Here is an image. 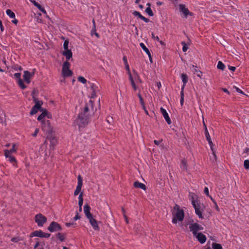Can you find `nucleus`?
<instances>
[{
  "mask_svg": "<svg viewBox=\"0 0 249 249\" xmlns=\"http://www.w3.org/2000/svg\"><path fill=\"white\" fill-rule=\"evenodd\" d=\"M93 106V102L89 100L85 105L83 110L79 113L75 122L79 129L85 127L88 124L89 118L94 114L95 110Z\"/></svg>",
  "mask_w": 249,
  "mask_h": 249,
  "instance_id": "f257e3e1",
  "label": "nucleus"
},
{
  "mask_svg": "<svg viewBox=\"0 0 249 249\" xmlns=\"http://www.w3.org/2000/svg\"><path fill=\"white\" fill-rule=\"evenodd\" d=\"M174 211L173 212L172 223L177 224L178 221H182L184 217V213L183 210L180 208L179 206L176 205L174 208Z\"/></svg>",
  "mask_w": 249,
  "mask_h": 249,
  "instance_id": "f03ea898",
  "label": "nucleus"
},
{
  "mask_svg": "<svg viewBox=\"0 0 249 249\" xmlns=\"http://www.w3.org/2000/svg\"><path fill=\"white\" fill-rule=\"evenodd\" d=\"M192 204L195 210V213L200 219L203 218L202 212L204 211V206L201 204L198 201L193 199Z\"/></svg>",
  "mask_w": 249,
  "mask_h": 249,
  "instance_id": "7ed1b4c3",
  "label": "nucleus"
},
{
  "mask_svg": "<svg viewBox=\"0 0 249 249\" xmlns=\"http://www.w3.org/2000/svg\"><path fill=\"white\" fill-rule=\"evenodd\" d=\"M189 225V228L190 231L192 232L193 235H195L197 233V231H201L203 229L202 226L197 223H195L193 220L188 224Z\"/></svg>",
  "mask_w": 249,
  "mask_h": 249,
  "instance_id": "20e7f679",
  "label": "nucleus"
},
{
  "mask_svg": "<svg viewBox=\"0 0 249 249\" xmlns=\"http://www.w3.org/2000/svg\"><path fill=\"white\" fill-rule=\"evenodd\" d=\"M89 91L90 93V98H94L97 96V93L99 92L98 87L94 84L90 82H88Z\"/></svg>",
  "mask_w": 249,
  "mask_h": 249,
  "instance_id": "39448f33",
  "label": "nucleus"
},
{
  "mask_svg": "<svg viewBox=\"0 0 249 249\" xmlns=\"http://www.w3.org/2000/svg\"><path fill=\"white\" fill-rule=\"evenodd\" d=\"M41 128L43 132L46 134H50L53 130V128L49 120L41 123Z\"/></svg>",
  "mask_w": 249,
  "mask_h": 249,
  "instance_id": "423d86ee",
  "label": "nucleus"
},
{
  "mask_svg": "<svg viewBox=\"0 0 249 249\" xmlns=\"http://www.w3.org/2000/svg\"><path fill=\"white\" fill-rule=\"evenodd\" d=\"M70 64L66 61L64 63L62 68V73L64 77L70 76L72 75V71L70 70Z\"/></svg>",
  "mask_w": 249,
  "mask_h": 249,
  "instance_id": "0eeeda50",
  "label": "nucleus"
},
{
  "mask_svg": "<svg viewBox=\"0 0 249 249\" xmlns=\"http://www.w3.org/2000/svg\"><path fill=\"white\" fill-rule=\"evenodd\" d=\"M41 111L42 113L37 117V120L41 123L47 120H46V118L48 119L52 118V115L47 110L42 109Z\"/></svg>",
  "mask_w": 249,
  "mask_h": 249,
  "instance_id": "6e6552de",
  "label": "nucleus"
},
{
  "mask_svg": "<svg viewBox=\"0 0 249 249\" xmlns=\"http://www.w3.org/2000/svg\"><path fill=\"white\" fill-rule=\"evenodd\" d=\"M33 98H34V101L35 102V105L33 107L32 110H31V112H30L31 115H34V114H36L38 112L39 109H40L41 108V107L42 104V102L38 101L37 100V99L35 98L34 95H33Z\"/></svg>",
  "mask_w": 249,
  "mask_h": 249,
  "instance_id": "1a4fd4ad",
  "label": "nucleus"
},
{
  "mask_svg": "<svg viewBox=\"0 0 249 249\" xmlns=\"http://www.w3.org/2000/svg\"><path fill=\"white\" fill-rule=\"evenodd\" d=\"M35 221L39 227H42L47 221V218L42 214L39 213L36 215Z\"/></svg>",
  "mask_w": 249,
  "mask_h": 249,
  "instance_id": "9d476101",
  "label": "nucleus"
},
{
  "mask_svg": "<svg viewBox=\"0 0 249 249\" xmlns=\"http://www.w3.org/2000/svg\"><path fill=\"white\" fill-rule=\"evenodd\" d=\"M178 7L179 11L183 14L185 18H187L188 16H192L193 15V13L189 11L185 5L183 4H179L178 5Z\"/></svg>",
  "mask_w": 249,
  "mask_h": 249,
  "instance_id": "9b49d317",
  "label": "nucleus"
},
{
  "mask_svg": "<svg viewBox=\"0 0 249 249\" xmlns=\"http://www.w3.org/2000/svg\"><path fill=\"white\" fill-rule=\"evenodd\" d=\"M50 236V233L43 232L42 231H36L31 233V236L39 237L41 238H48Z\"/></svg>",
  "mask_w": 249,
  "mask_h": 249,
  "instance_id": "f8f14e48",
  "label": "nucleus"
},
{
  "mask_svg": "<svg viewBox=\"0 0 249 249\" xmlns=\"http://www.w3.org/2000/svg\"><path fill=\"white\" fill-rule=\"evenodd\" d=\"M50 232H54L61 230L60 225L56 222H52L48 228Z\"/></svg>",
  "mask_w": 249,
  "mask_h": 249,
  "instance_id": "ddd939ff",
  "label": "nucleus"
},
{
  "mask_svg": "<svg viewBox=\"0 0 249 249\" xmlns=\"http://www.w3.org/2000/svg\"><path fill=\"white\" fill-rule=\"evenodd\" d=\"M78 182L75 190L74 192V195L77 196L80 193L83 185V180L81 176L79 175L77 178Z\"/></svg>",
  "mask_w": 249,
  "mask_h": 249,
  "instance_id": "4468645a",
  "label": "nucleus"
},
{
  "mask_svg": "<svg viewBox=\"0 0 249 249\" xmlns=\"http://www.w3.org/2000/svg\"><path fill=\"white\" fill-rule=\"evenodd\" d=\"M93 229L95 231H99L100 230L99 227L98 226L97 221L93 217V216L88 218Z\"/></svg>",
  "mask_w": 249,
  "mask_h": 249,
  "instance_id": "2eb2a0df",
  "label": "nucleus"
},
{
  "mask_svg": "<svg viewBox=\"0 0 249 249\" xmlns=\"http://www.w3.org/2000/svg\"><path fill=\"white\" fill-rule=\"evenodd\" d=\"M14 76L15 78L18 79V85L19 86V87L22 89H25L26 88V86L24 84L23 82L20 78V76H21L20 73H19V72L15 73L14 74Z\"/></svg>",
  "mask_w": 249,
  "mask_h": 249,
  "instance_id": "dca6fc26",
  "label": "nucleus"
},
{
  "mask_svg": "<svg viewBox=\"0 0 249 249\" xmlns=\"http://www.w3.org/2000/svg\"><path fill=\"white\" fill-rule=\"evenodd\" d=\"M197 239V240L201 244H204L207 240V238L205 235H204L201 232H199L194 235Z\"/></svg>",
  "mask_w": 249,
  "mask_h": 249,
  "instance_id": "f3484780",
  "label": "nucleus"
},
{
  "mask_svg": "<svg viewBox=\"0 0 249 249\" xmlns=\"http://www.w3.org/2000/svg\"><path fill=\"white\" fill-rule=\"evenodd\" d=\"M160 112L162 113V115L163 116L165 120H166V122L168 124H171V121L170 119V117L168 115V113L167 112L166 110L163 108V107H161L160 109Z\"/></svg>",
  "mask_w": 249,
  "mask_h": 249,
  "instance_id": "a211bd4d",
  "label": "nucleus"
},
{
  "mask_svg": "<svg viewBox=\"0 0 249 249\" xmlns=\"http://www.w3.org/2000/svg\"><path fill=\"white\" fill-rule=\"evenodd\" d=\"M34 73L33 72L31 73L29 71H24L23 78L24 81L27 82L28 84L30 83V78L32 76H33Z\"/></svg>",
  "mask_w": 249,
  "mask_h": 249,
  "instance_id": "6ab92c4d",
  "label": "nucleus"
},
{
  "mask_svg": "<svg viewBox=\"0 0 249 249\" xmlns=\"http://www.w3.org/2000/svg\"><path fill=\"white\" fill-rule=\"evenodd\" d=\"M90 208L88 205H85L84 207V212L87 218L92 216V215L90 212Z\"/></svg>",
  "mask_w": 249,
  "mask_h": 249,
  "instance_id": "aec40b11",
  "label": "nucleus"
},
{
  "mask_svg": "<svg viewBox=\"0 0 249 249\" xmlns=\"http://www.w3.org/2000/svg\"><path fill=\"white\" fill-rule=\"evenodd\" d=\"M203 124H204V127H205V137H206V139L208 141L210 145L211 146H212V145H213V142H212V141L211 140L210 135V134H209V133L208 132V129H207V128L206 127V125L205 124L204 122H203Z\"/></svg>",
  "mask_w": 249,
  "mask_h": 249,
  "instance_id": "412c9836",
  "label": "nucleus"
},
{
  "mask_svg": "<svg viewBox=\"0 0 249 249\" xmlns=\"http://www.w3.org/2000/svg\"><path fill=\"white\" fill-rule=\"evenodd\" d=\"M40 11L44 14H46V11L39 4L36 2L35 0H29Z\"/></svg>",
  "mask_w": 249,
  "mask_h": 249,
  "instance_id": "4be33fe9",
  "label": "nucleus"
},
{
  "mask_svg": "<svg viewBox=\"0 0 249 249\" xmlns=\"http://www.w3.org/2000/svg\"><path fill=\"white\" fill-rule=\"evenodd\" d=\"M140 45L141 46V47L143 49V50L146 53V54L148 55V57L149 58V59L151 61V53H150V51H149V50L148 49V48L145 46V45L144 44V43H141L140 44Z\"/></svg>",
  "mask_w": 249,
  "mask_h": 249,
  "instance_id": "5701e85b",
  "label": "nucleus"
},
{
  "mask_svg": "<svg viewBox=\"0 0 249 249\" xmlns=\"http://www.w3.org/2000/svg\"><path fill=\"white\" fill-rule=\"evenodd\" d=\"M62 54L66 57L67 60H69L72 57V53L71 50H64V51L62 53Z\"/></svg>",
  "mask_w": 249,
  "mask_h": 249,
  "instance_id": "b1692460",
  "label": "nucleus"
},
{
  "mask_svg": "<svg viewBox=\"0 0 249 249\" xmlns=\"http://www.w3.org/2000/svg\"><path fill=\"white\" fill-rule=\"evenodd\" d=\"M133 72L134 74L132 75V77L133 78L134 81H135V83L137 84L141 83L142 81L138 73L136 72L135 71H134Z\"/></svg>",
  "mask_w": 249,
  "mask_h": 249,
  "instance_id": "393cba45",
  "label": "nucleus"
},
{
  "mask_svg": "<svg viewBox=\"0 0 249 249\" xmlns=\"http://www.w3.org/2000/svg\"><path fill=\"white\" fill-rule=\"evenodd\" d=\"M134 186L135 188H141L143 190H145L146 189L145 185L143 183H141L139 181H135L134 183Z\"/></svg>",
  "mask_w": 249,
  "mask_h": 249,
  "instance_id": "a878e982",
  "label": "nucleus"
},
{
  "mask_svg": "<svg viewBox=\"0 0 249 249\" xmlns=\"http://www.w3.org/2000/svg\"><path fill=\"white\" fill-rule=\"evenodd\" d=\"M50 148L53 149L54 147L57 144V140L55 138H51L50 139Z\"/></svg>",
  "mask_w": 249,
  "mask_h": 249,
  "instance_id": "bb28decb",
  "label": "nucleus"
},
{
  "mask_svg": "<svg viewBox=\"0 0 249 249\" xmlns=\"http://www.w3.org/2000/svg\"><path fill=\"white\" fill-rule=\"evenodd\" d=\"M181 78L183 84H186L188 81V77L186 74L182 73Z\"/></svg>",
  "mask_w": 249,
  "mask_h": 249,
  "instance_id": "cd10ccee",
  "label": "nucleus"
},
{
  "mask_svg": "<svg viewBox=\"0 0 249 249\" xmlns=\"http://www.w3.org/2000/svg\"><path fill=\"white\" fill-rule=\"evenodd\" d=\"M180 168L182 170L184 171H187V165L186 161L184 160H182L180 164Z\"/></svg>",
  "mask_w": 249,
  "mask_h": 249,
  "instance_id": "c85d7f7f",
  "label": "nucleus"
},
{
  "mask_svg": "<svg viewBox=\"0 0 249 249\" xmlns=\"http://www.w3.org/2000/svg\"><path fill=\"white\" fill-rule=\"evenodd\" d=\"M193 68H194L193 72L196 74L198 77H201L202 76V72L196 69V67L195 66H193Z\"/></svg>",
  "mask_w": 249,
  "mask_h": 249,
  "instance_id": "c756f323",
  "label": "nucleus"
},
{
  "mask_svg": "<svg viewBox=\"0 0 249 249\" xmlns=\"http://www.w3.org/2000/svg\"><path fill=\"white\" fill-rule=\"evenodd\" d=\"M83 193H81L78 197V205L79 207L82 206L83 203Z\"/></svg>",
  "mask_w": 249,
  "mask_h": 249,
  "instance_id": "7c9ffc66",
  "label": "nucleus"
},
{
  "mask_svg": "<svg viewBox=\"0 0 249 249\" xmlns=\"http://www.w3.org/2000/svg\"><path fill=\"white\" fill-rule=\"evenodd\" d=\"M129 80L131 82V85L134 90H137V87L136 86V83H135V81H134L133 78L132 76H130V78H129Z\"/></svg>",
  "mask_w": 249,
  "mask_h": 249,
  "instance_id": "2f4dec72",
  "label": "nucleus"
},
{
  "mask_svg": "<svg viewBox=\"0 0 249 249\" xmlns=\"http://www.w3.org/2000/svg\"><path fill=\"white\" fill-rule=\"evenodd\" d=\"M6 13L10 18H15V15L14 13L10 9H7L6 11Z\"/></svg>",
  "mask_w": 249,
  "mask_h": 249,
  "instance_id": "473e14b6",
  "label": "nucleus"
},
{
  "mask_svg": "<svg viewBox=\"0 0 249 249\" xmlns=\"http://www.w3.org/2000/svg\"><path fill=\"white\" fill-rule=\"evenodd\" d=\"M217 68L218 69H220V70H221L223 71L224 70L225 66L224 64L221 61H219L218 62V64L217 65Z\"/></svg>",
  "mask_w": 249,
  "mask_h": 249,
  "instance_id": "72a5a7b5",
  "label": "nucleus"
},
{
  "mask_svg": "<svg viewBox=\"0 0 249 249\" xmlns=\"http://www.w3.org/2000/svg\"><path fill=\"white\" fill-rule=\"evenodd\" d=\"M17 148L16 147V144L13 143L12 147L11 149L8 150L10 153H14L17 151Z\"/></svg>",
  "mask_w": 249,
  "mask_h": 249,
  "instance_id": "f704fd0d",
  "label": "nucleus"
},
{
  "mask_svg": "<svg viewBox=\"0 0 249 249\" xmlns=\"http://www.w3.org/2000/svg\"><path fill=\"white\" fill-rule=\"evenodd\" d=\"M213 249H222V247L220 244L217 243H213L212 244Z\"/></svg>",
  "mask_w": 249,
  "mask_h": 249,
  "instance_id": "c9c22d12",
  "label": "nucleus"
},
{
  "mask_svg": "<svg viewBox=\"0 0 249 249\" xmlns=\"http://www.w3.org/2000/svg\"><path fill=\"white\" fill-rule=\"evenodd\" d=\"M57 237L61 241H63L65 237V235L61 233H58L57 235Z\"/></svg>",
  "mask_w": 249,
  "mask_h": 249,
  "instance_id": "e433bc0d",
  "label": "nucleus"
},
{
  "mask_svg": "<svg viewBox=\"0 0 249 249\" xmlns=\"http://www.w3.org/2000/svg\"><path fill=\"white\" fill-rule=\"evenodd\" d=\"M145 12L150 16H153L154 15L150 7H147L145 9Z\"/></svg>",
  "mask_w": 249,
  "mask_h": 249,
  "instance_id": "4c0bfd02",
  "label": "nucleus"
},
{
  "mask_svg": "<svg viewBox=\"0 0 249 249\" xmlns=\"http://www.w3.org/2000/svg\"><path fill=\"white\" fill-rule=\"evenodd\" d=\"M77 79L79 82L83 84H86L87 82V80L83 76H79Z\"/></svg>",
  "mask_w": 249,
  "mask_h": 249,
  "instance_id": "58836bf2",
  "label": "nucleus"
},
{
  "mask_svg": "<svg viewBox=\"0 0 249 249\" xmlns=\"http://www.w3.org/2000/svg\"><path fill=\"white\" fill-rule=\"evenodd\" d=\"M68 46H69V41L67 40H65L64 42V44H63V48L65 50H69Z\"/></svg>",
  "mask_w": 249,
  "mask_h": 249,
  "instance_id": "ea45409f",
  "label": "nucleus"
},
{
  "mask_svg": "<svg viewBox=\"0 0 249 249\" xmlns=\"http://www.w3.org/2000/svg\"><path fill=\"white\" fill-rule=\"evenodd\" d=\"M125 67L127 71V73L129 75V78H130V76H132V75L131 74V73L130 72V70L129 69V65L128 64L125 65Z\"/></svg>",
  "mask_w": 249,
  "mask_h": 249,
  "instance_id": "a19ab883",
  "label": "nucleus"
},
{
  "mask_svg": "<svg viewBox=\"0 0 249 249\" xmlns=\"http://www.w3.org/2000/svg\"><path fill=\"white\" fill-rule=\"evenodd\" d=\"M244 166L245 169H249V160H246L244 162Z\"/></svg>",
  "mask_w": 249,
  "mask_h": 249,
  "instance_id": "79ce46f5",
  "label": "nucleus"
},
{
  "mask_svg": "<svg viewBox=\"0 0 249 249\" xmlns=\"http://www.w3.org/2000/svg\"><path fill=\"white\" fill-rule=\"evenodd\" d=\"M4 155L6 158H8L9 157L12 156V153H10L8 150L5 149L4 150Z\"/></svg>",
  "mask_w": 249,
  "mask_h": 249,
  "instance_id": "37998d69",
  "label": "nucleus"
},
{
  "mask_svg": "<svg viewBox=\"0 0 249 249\" xmlns=\"http://www.w3.org/2000/svg\"><path fill=\"white\" fill-rule=\"evenodd\" d=\"M181 44L183 45L182 51L183 52H185L188 50V47L185 42H182Z\"/></svg>",
  "mask_w": 249,
  "mask_h": 249,
  "instance_id": "c03bdc74",
  "label": "nucleus"
},
{
  "mask_svg": "<svg viewBox=\"0 0 249 249\" xmlns=\"http://www.w3.org/2000/svg\"><path fill=\"white\" fill-rule=\"evenodd\" d=\"M8 160L11 163H14V162H16V160L15 159V158H14V157H13L12 156H11V157L8 158Z\"/></svg>",
  "mask_w": 249,
  "mask_h": 249,
  "instance_id": "a18cd8bd",
  "label": "nucleus"
},
{
  "mask_svg": "<svg viewBox=\"0 0 249 249\" xmlns=\"http://www.w3.org/2000/svg\"><path fill=\"white\" fill-rule=\"evenodd\" d=\"M184 93L180 94V104L182 106L184 103Z\"/></svg>",
  "mask_w": 249,
  "mask_h": 249,
  "instance_id": "49530a36",
  "label": "nucleus"
},
{
  "mask_svg": "<svg viewBox=\"0 0 249 249\" xmlns=\"http://www.w3.org/2000/svg\"><path fill=\"white\" fill-rule=\"evenodd\" d=\"M233 88L235 89L236 91L237 92H238V93H241V94H244L243 92L240 89H239L238 87L234 86Z\"/></svg>",
  "mask_w": 249,
  "mask_h": 249,
  "instance_id": "de8ad7c7",
  "label": "nucleus"
},
{
  "mask_svg": "<svg viewBox=\"0 0 249 249\" xmlns=\"http://www.w3.org/2000/svg\"><path fill=\"white\" fill-rule=\"evenodd\" d=\"M204 192L205 193V194L208 196H209V189H208V188L206 187H205L204 188Z\"/></svg>",
  "mask_w": 249,
  "mask_h": 249,
  "instance_id": "09e8293b",
  "label": "nucleus"
},
{
  "mask_svg": "<svg viewBox=\"0 0 249 249\" xmlns=\"http://www.w3.org/2000/svg\"><path fill=\"white\" fill-rule=\"evenodd\" d=\"M152 37L155 40L160 41L159 37L158 36H155L153 33L152 34Z\"/></svg>",
  "mask_w": 249,
  "mask_h": 249,
  "instance_id": "8fccbe9b",
  "label": "nucleus"
},
{
  "mask_svg": "<svg viewBox=\"0 0 249 249\" xmlns=\"http://www.w3.org/2000/svg\"><path fill=\"white\" fill-rule=\"evenodd\" d=\"M133 15L135 16H138L139 17V18L140 17V16L142 15L141 14V13L138 11H134L133 13Z\"/></svg>",
  "mask_w": 249,
  "mask_h": 249,
  "instance_id": "3c124183",
  "label": "nucleus"
},
{
  "mask_svg": "<svg viewBox=\"0 0 249 249\" xmlns=\"http://www.w3.org/2000/svg\"><path fill=\"white\" fill-rule=\"evenodd\" d=\"M39 132V128H36L35 132L32 134L33 136L36 137Z\"/></svg>",
  "mask_w": 249,
  "mask_h": 249,
  "instance_id": "603ef678",
  "label": "nucleus"
},
{
  "mask_svg": "<svg viewBox=\"0 0 249 249\" xmlns=\"http://www.w3.org/2000/svg\"><path fill=\"white\" fill-rule=\"evenodd\" d=\"M122 211H123V212L124 216V218H125V220L126 222L127 223H128V218L126 216V215H125V214L124 213H125L124 210V209H122Z\"/></svg>",
  "mask_w": 249,
  "mask_h": 249,
  "instance_id": "864d4df0",
  "label": "nucleus"
},
{
  "mask_svg": "<svg viewBox=\"0 0 249 249\" xmlns=\"http://www.w3.org/2000/svg\"><path fill=\"white\" fill-rule=\"evenodd\" d=\"M138 97H139V99H140V103H141L142 105H143V99H142V96H141V94H140V93H139V94H138Z\"/></svg>",
  "mask_w": 249,
  "mask_h": 249,
  "instance_id": "5fc2aeb1",
  "label": "nucleus"
},
{
  "mask_svg": "<svg viewBox=\"0 0 249 249\" xmlns=\"http://www.w3.org/2000/svg\"><path fill=\"white\" fill-rule=\"evenodd\" d=\"M80 218V216H79V214L78 213H76V214L75 215V216L74 217L73 219L74 220H77L78 219H79Z\"/></svg>",
  "mask_w": 249,
  "mask_h": 249,
  "instance_id": "6e6d98bb",
  "label": "nucleus"
},
{
  "mask_svg": "<svg viewBox=\"0 0 249 249\" xmlns=\"http://www.w3.org/2000/svg\"><path fill=\"white\" fill-rule=\"evenodd\" d=\"M123 61H124V65H126V64H128V62H127V58H126V56H124L123 57Z\"/></svg>",
  "mask_w": 249,
  "mask_h": 249,
  "instance_id": "4d7b16f0",
  "label": "nucleus"
},
{
  "mask_svg": "<svg viewBox=\"0 0 249 249\" xmlns=\"http://www.w3.org/2000/svg\"><path fill=\"white\" fill-rule=\"evenodd\" d=\"M185 85L186 84H183L182 86L181 87L180 94L184 93V89L185 87Z\"/></svg>",
  "mask_w": 249,
  "mask_h": 249,
  "instance_id": "13d9d810",
  "label": "nucleus"
},
{
  "mask_svg": "<svg viewBox=\"0 0 249 249\" xmlns=\"http://www.w3.org/2000/svg\"><path fill=\"white\" fill-rule=\"evenodd\" d=\"M19 241V239L18 238H12L11 239V241L13 242H18Z\"/></svg>",
  "mask_w": 249,
  "mask_h": 249,
  "instance_id": "bf43d9fd",
  "label": "nucleus"
},
{
  "mask_svg": "<svg viewBox=\"0 0 249 249\" xmlns=\"http://www.w3.org/2000/svg\"><path fill=\"white\" fill-rule=\"evenodd\" d=\"M14 69L15 70H17V71L18 70H19V71L22 70V68L20 66H15Z\"/></svg>",
  "mask_w": 249,
  "mask_h": 249,
  "instance_id": "052dcab7",
  "label": "nucleus"
},
{
  "mask_svg": "<svg viewBox=\"0 0 249 249\" xmlns=\"http://www.w3.org/2000/svg\"><path fill=\"white\" fill-rule=\"evenodd\" d=\"M74 224H73V223H66V226L67 227H69L70 226H71V225H74Z\"/></svg>",
  "mask_w": 249,
  "mask_h": 249,
  "instance_id": "680f3d73",
  "label": "nucleus"
},
{
  "mask_svg": "<svg viewBox=\"0 0 249 249\" xmlns=\"http://www.w3.org/2000/svg\"><path fill=\"white\" fill-rule=\"evenodd\" d=\"M229 69H230L231 71H235V67H232V66H230V67H229Z\"/></svg>",
  "mask_w": 249,
  "mask_h": 249,
  "instance_id": "e2e57ef3",
  "label": "nucleus"
},
{
  "mask_svg": "<svg viewBox=\"0 0 249 249\" xmlns=\"http://www.w3.org/2000/svg\"><path fill=\"white\" fill-rule=\"evenodd\" d=\"M222 90L224 92H226V93H228L229 94H230V92L228 91V90L227 89L223 88L222 89Z\"/></svg>",
  "mask_w": 249,
  "mask_h": 249,
  "instance_id": "0e129e2a",
  "label": "nucleus"
},
{
  "mask_svg": "<svg viewBox=\"0 0 249 249\" xmlns=\"http://www.w3.org/2000/svg\"><path fill=\"white\" fill-rule=\"evenodd\" d=\"M155 144H156V145H159L160 143V141H157V140H155L154 141Z\"/></svg>",
  "mask_w": 249,
  "mask_h": 249,
  "instance_id": "69168bd1",
  "label": "nucleus"
},
{
  "mask_svg": "<svg viewBox=\"0 0 249 249\" xmlns=\"http://www.w3.org/2000/svg\"><path fill=\"white\" fill-rule=\"evenodd\" d=\"M157 3V5H158V6H160V5H161L162 4H163V2H161V1H157L156 2Z\"/></svg>",
  "mask_w": 249,
  "mask_h": 249,
  "instance_id": "338daca9",
  "label": "nucleus"
},
{
  "mask_svg": "<svg viewBox=\"0 0 249 249\" xmlns=\"http://www.w3.org/2000/svg\"><path fill=\"white\" fill-rule=\"evenodd\" d=\"M143 20V21H145V22H149V20L148 18H145V17H144V18H143V20Z\"/></svg>",
  "mask_w": 249,
  "mask_h": 249,
  "instance_id": "774afa93",
  "label": "nucleus"
}]
</instances>
